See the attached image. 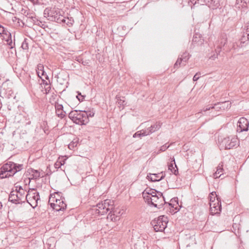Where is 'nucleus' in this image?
Here are the masks:
<instances>
[{
  "label": "nucleus",
  "mask_w": 249,
  "mask_h": 249,
  "mask_svg": "<svg viewBox=\"0 0 249 249\" xmlns=\"http://www.w3.org/2000/svg\"><path fill=\"white\" fill-rule=\"evenodd\" d=\"M22 166V164H17L12 162L5 164L0 169V178L2 179L14 175L17 172L21 170Z\"/></svg>",
  "instance_id": "obj_1"
},
{
  "label": "nucleus",
  "mask_w": 249,
  "mask_h": 249,
  "mask_svg": "<svg viewBox=\"0 0 249 249\" xmlns=\"http://www.w3.org/2000/svg\"><path fill=\"white\" fill-rule=\"evenodd\" d=\"M38 154H39V157H38V158H39L40 157V156H41V154H40V153H39V152H36L34 155H35V156H36V155H38Z\"/></svg>",
  "instance_id": "obj_26"
},
{
  "label": "nucleus",
  "mask_w": 249,
  "mask_h": 249,
  "mask_svg": "<svg viewBox=\"0 0 249 249\" xmlns=\"http://www.w3.org/2000/svg\"><path fill=\"white\" fill-rule=\"evenodd\" d=\"M210 213L212 215L219 214L221 211L220 201L219 203H210Z\"/></svg>",
  "instance_id": "obj_14"
},
{
  "label": "nucleus",
  "mask_w": 249,
  "mask_h": 249,
  "mask_svg": "<svg viewBox=\"0 0 249 249\" xmlns=\"http://www.w3.org/2000/svg\"><path fill=\"white\" fill-rule=\"evenodd\" d=\"M199 78V77L197 76V74L196 73L193 77V80L194 81H197Z\"/></svg>",
  "instance_id": "obj_24"
},
{
  "label": "nucleus",
  "mask_w": 249,
  "mask_h": 249,
  "mask_svg": "<svg viewBox=\"0 0 249 249\" xmlns=\"http://www.w3.org/2000/svg\"><path fill=\"white\" fill-rule=\"evenodd\" d=\"M64 164V161H63V163L61 162V165Z\"/></svg>",
  "instance_id": "obj_28"
},
{
  "label": "nucleus",
  "mask_w": 249,
  "mask_h": 249,
  "mask_svg": "<svg viewBox=\"0 0 249 249\" xmlns=\"http://www.w3.org/2000/svg\"><path fill=\"white\" fill-rule=\"evenodd\" d=\"M237 131L242 132L247 131L249 127V122L248 120L244 117L240 118L237 124Z\"/></svg>",
  "instance_id": "obj_12"
},
{
  "label": "nucleus",
  "mask_w": 249,
  "mask_h": 249,
  "mask_svg": "<svg viewBox=\"0 0 249 249\" xmlns=\"http://www.w3.org/2000/svg\"><path fill=\"white\" fill-rule=\"evenodd\" d=\"M86 116L88 117V118L89 119V117H92L94 115V112L93 111H88L86 112Z\"/></svg>",
  "instance_id": "obj_22"
},
{
  "label": "nucleus",
  "mask_w": 249,
  "mask_h": 249,
  "mask_svg": "<svg viewBox=\"0 0 249 249\" xmlns=\"http://www.w3.org/2000/svg\"><path fill=\"white\" fill-rule=\"evenodd\" d=\"M223 164L220 163L217 167L216 172L213 174V177L215 178H219L222 174L223 171Z\"/></svg>",
  "instance_id": "obj_17"
},
{
  "label": "nucleus",
  "mask_w": 249,
  "mask_h": 249,
  "mask_svg": "<svg viewBox=\"0 0 249 249\" xmlns=\"http://www.w3.org/2000/svg\"><path fill=\"white\" fill-rule=\"evenodd\" d=\"M169 205L170 206V209L171 211L174 212L175 210H178V203L176 198H173L171 199L170 203H169Z\"/></svg>",
  "instance_id": "obj_16"
},
{
  "label": "nucleus",
  "mask_w": 249,
  "mask_h": 249,
  "mask_svg": "<svg viewBox=\"0 0 249 249\" xmlns=\"http://www.w3.org/2000/svg\"><path fill=\"white\" fill-rule=\"evenodd\" d=\"M168 168L169 170H171V171L176 174V172H177V165L175 164V167H174L173 166V163H170L169 165H168Z\"/></svg>",
  "instance_id": "obj_21"
},
{
  "label": "nucleus",
  "mask_w": 249,
  "mask_h": 249,
  "mask_svg": "<svg viewBox=\"0 0 249 249\" xmlns=\"http://www.w3.org/2000/svg\"><path fill=\"white\" fill-rule=\"evenodd\" d=\"M114 206L113 201L110 199H106L102 201L96 205V213L99 215H104L112 210Z\"/></svg>",
  "instance_id": "obj_3"
},
{
  "label": "nucleus",
  "mask_w": 249,
  "mask_h": 249,
  "mask_svg": "<svg viewBox=\"0 0 249 249\" xmlns=\"http://www.w3.org/2000/svg\"><path fill=\"white\" fill-rule=\"evenodd\" d=\"M238 140L236 137L225 138L223 142L225 144L226 149H231L234 147L237 143Z\"/></svg>",
  "instance_id": "obj_11"
},
{
  "label": "nucleus",
  "mask_w": 249,
  "mask_h": 249,
  "mask_svg": "<svg viewBox=\"0 0 249 249\" xmlns=\"http://www.w3.org/2000/svg\"><path fill=\"white\" fill-rule=\"evenodd\" d=\"M139 135L137 133H135V134H134V137H136V135Z\"/></svg>",
  "instance_id": "obj_27"
},
{
  "label": "nucleus",
  "mask_w": 249,
  "mask_h": 249,
  "mask_svg": "<svg viewBox=\"0 0 249 249\" xmlns=\"http://www.w3.org/2000/svg\"><path fill=\"white\" fill-rule=\"evenodd\" d=\"M36 72L38 76L43 80H44V79H47L48 76L44 71V66L42 64H40L37 65Z\"/></svg>",
  "instance_id": "obj_15"
},
{
  "label": "nucleus",
  "mask_w": 249,
  "mask_h": 249,
  "mask_svg": "<svg viewBox=\"0 0 249 249\" xmlns=\"http://www.w3.org/2000/svg\"><path fill=\"white\" fill-rule=\"evenodd\" d=\"M74 122L78 124L83 125L86 124L89 122V119L86 116V111L80 112L77 113L75 116V119Z\"/></svg>",
  "instance_id": "obj_9"
},
{
  "label": "nucleus",
  "mask_w": 249,
  "mask_h": 249,
  "mask_svg": "<svg viewBox=\"0 0 249 249\" xmlns=\"http://www.w3.org/2000/svg\"><path fill=\"white\" fill-rule=\"evenodd\" d=\"M0 37L6 42L7 44L10 45L12 44V38L10 33L6 30L4 27L0 25Z\"/></svg>",
  "instance_id": "obj_8"
},
{
  "label": "nucleus",
  "mask_w": 249,
  "mask_h": 249,
  "mask_svg": "<svg viewBox=\"0 0 249 249\" xmlns=\"http://www.w3.org/2000/svg\"><path fill=\"white\" fill-rule=\"evenodd\" d=\"M210 203H219L220 201L219 198L217 197L216 192H213L209 195Z\"/></svg>",
  "instance_id": "obj_18"
},
{
  "label": "nucleus",
  "mask_w": 249,
  "mask_h": 249,
  "mask_svg": "<svg viewBox=\"0 0 249 249\" xmlns=\"http://www.w3.org/2000/svg\"><path fill=\"white\" fill-rule=\"evenodd\" d=\"M147 203L153 205L155 207L160 208L162 206L164 203V200L162 197L159 196L157 194L151 198Z\"/></svg>",
  "instance_id": "obj_10"
},
{
  "label": "nucleus",
  "mask_w": 249,
  "mask_h": 249,
  "mask_svg": "<svg viewBox=\"0 0 249 249\" xmlns=\"http://www.w3.org/2000/svg\"><path fill=\"white\" fill-rule=\"evenodd\" d=\"M78 143V140L77 139L74 140L72 141L68 145L69 148L70 149H73L75 147L77 146Z\"/></svg>",
  "instance_id": "obj_20"
},
{
  "label": "nucleus",
  "mask_w": 249,
  "mask_h": 249,
  "mask_svg": "<svg viewBox=\"0 0 249 249\" xmlns=\"http://www.w3.org/2000/svg\"><path fill=\"white\" fill-rule=\"evenodd\" d=\"M173 161H174V163L175 164V160H173Z\"/></svg>",
  "instance_id": "obj_29"
},
{
  "label": "nucleus",
  "mask_w": 249,
  "mask_h": 249,
  "mask_svg": "<svg viewBox=\"0 0 249 249\" xmlns=\"http://www.w3.org/2000/svg\"><path fill=\"white\" fill-rule=\"evenodd\" d=\"M168 219L167 216L161 215L152 221V225L155 231H163L167 227Z\"/></svg>",
  "instance_id": "obj_5"
},
{
  "label": "nucleus",
  "mask_w": 249,
  "mask_h": 249,
  "mask_svg": "<svg viewBox=\"0 0 249 249\" xmlns=\"http://www.w3.org/2000/svg\"><path fill=\"white\" fill-rule=\"evenodd\" d=\"M49 202L51 207L57 211L64 210L66 208V204L60 192H54L51 194Z\"/></svg>",
  "instance_id": "obj_2"
},
{
  "label": "nucleus",
  "mask_w": 249,
  "mask_h": 249,
  "mask_svg": "<svg viewBox=\"0 0 249 249\" xmlns=\"http://www.w3.org/2000/svg\"><path fill=\"white\" fill-rule=\"evenodd\" d=\"M26 198L30 205L33 208H35L37 206L38 201L39 200V195L36 190L30 189L26 196Z\"/></svg>",
  "instance_id": "obj_6"
},
{
  "label": "nucleus",
  "mask_w": 249,
  "mask_h": 249,
  "mask_svg": "<svg viewBox=\"0 0 249 249\" xmlns=\"http://www.w3.org/2000/svg\"><path fill=\"white\" fill-rule=\"evenodd\" d=\"M55 108L58 111L61 110L63 109V106L60 104H57L55 105Z\"/></svg>",
  "instance_id": "obj_23"
},
{
  "label": "nucleus",
  "mask_w": 249,
  "mask_h": 249,
  "mask_svg": "<svg viewBox=\"0 0 249 249\" xmlns=\"http://www.w3.org/2000/svg\"><path fill=\"white\" fill-rule=\"evenodd\" d=\"M26 191L20 186H16V190L11 192L9 200L14 203H19L24 197Z\"/></svg>",
  "instance_id": "obj_4"
},
{
  "label": "nucleus",
  "mask_w": 249,
  "mask_h": 249,
  "mask_svg": "<svg viewBox=\"0 0 249 249\" xmlns=\"http://www.w3.org/2000/svg\"><path fill=\"white\" fill-rule=\"evenodd\" d=\"M45 17L51 18H55L61 15L60 9L55 7H47L44 11Z\"/></svg>",
  "instance_id": "obj_7"
},
{
  "label": "nucleus",
  "mask_w": 249,
  "mask_h": 249,
  "mask_svg": "<svg viewBox=\"0 0 249 249\" xmlns=\"http://www.w3.org/2000/svg\"><path fill=\"white\" fill-rule=\"evenodd\" d=\"M124 213V210H122L121 211H119V212L118 213L119 214H121V215H122Z\"/></svg>",
  "instance_id": "obj_25"
},
{
  "label": "nucleus",
  "mask_w": 249,
  "mask_h": 249,
  "mask_svg": "<svg viewBox=\"0 0 249 249\" xmlns=\"http://www.w3.org/2000/svg\"><path fill=\"white\" fill-rule=\"evenodd\" d=\"M157 195V192L154 189L150 188L146 189L142 193V196L144 199L148 202L154 196Z\"/></svg>",
  "instance_id": "obj_13"
},
{
  "label": "nucleus",
  "mask_w": 249,
  "mask_h": 249,
  "mask_svg": "<svg viewBox=\"0 0 249 249\" xmlns=\"http://www.w3.org/2000/svg\"><path fill=\"white\" fill-rule=\"evenodd\" d=\"M149 178L151 179L152 181H157L160 180L163 178V175L162 174H151Z\"/></svg>",
  "instance_id": "obj_19"
}]
</instances>
